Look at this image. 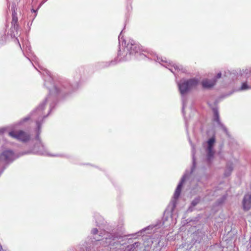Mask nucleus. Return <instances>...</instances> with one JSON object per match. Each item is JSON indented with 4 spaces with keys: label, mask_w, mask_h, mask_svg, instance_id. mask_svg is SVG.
Here are the masks:
<instances>
[{
    "label": "nucleus",
    "mask_w": 251,
    "mask_h": 251,
    "mask_svg": "<svg viewBox=\"0 0 251 251\" xmlns=\"http://www.w3.org/2000/svg\"><path fill=\"white\" fill-rule=\"evenodd\" d=\"M214 121L217 122L218 124L220 126L221 129L226 133V134L228 135V132L226 127L221 123L219 120V117L218 112L217 110H214Z\"/></svg>",
    "instance_id": "obj_10"
},
{
    "label": "nucleus",
    "mask_w": 251,
    "mask_h": 251,
    "mask_svg": "<svg viewBox=\"0 0 251 251\" xmlns=\"http://www.w3.org/2000/svg\"><path fill=\"white\" fill-rule=\"evenodd\" d=\"M139 245V243H135L132 245H130L128 246L129 251H134L135 249L138 247Z\"/></svg>",
    "instance_id": "obj_15"
},
{
    "label": "nucleus",
    "mask_w": 251,
    "mask_h": 251,
    "mask_svg": "<svg viewBox=\"0 0 251 251\" xmlns=\"http://www.w3.org/2000/svg\"><path fill=\"white\" fill-rule=\"evenodd\" d=\"M215 142V140L213 137L210 138L207 141V147L206 151L207 153V159L209 161L211 160L214 153L213 148Z\"/></svg>",
    "instance_id": "obj_5"
},
{
    "label": "nucleus",
    "mask_w": 251,
    "mask_h": 251,
    "mask_svg": "<svg viewBox=\"0 0 251 251\" xmlns=\"http://www.w3.org/2000/svg\"><path fill=\"white\" fill-rule=\"evenodd\" d=\"M157 61L159 62H165L166 63V65H163V66H165L166 68L170 67L169 69L174 74H175L176 71H179L182 70V68L181 66H178L176 64H173V65L171 63H169L168 64L162 59H160V58H157Z\"/></svg>",
    "instance_id": "obj_6"
},
{
    "label": "nucleus",
    "mask_w": 251,
    "mask_h": 251,
    "mask_svg": "<svg viewBox=\"0 0 251 251\" xmlns=\"http://www.w3.org/2000/svg\"><path fill=\"white\" fill-rule=\"evenodd\" d=\"M242 204L245 210L248 211L251 208V193H248L244 196Z\"/></svg>",
    "instance_id": "obj_7"
},
{
    "label": "nucleus",
    "mask_w": 251,
    "mask_h": 251,
    "mask_svg": "<svg viewBox=\"0 0 251 251\" xmlns=\"http://www.w3.org/2000/svg\"><path fill=\"white\" fill-rule=\"evenodd\" d=\"M37 140H39V136H38V135L37 136Z\"/></svg>",
    "instance_id": "obj_27"
},
{
    "label": "nucleus",
    "mask_w": 251,
    "mask_h": 251,
    "mask_svg": "<svg viewBox=\"0 0 251 251\" xmlns=\"http://www.w3.org/2000/svg\"><path fill=\"white\" fill-rule=\"evenodd\" d=\"M238 77L248 78L251 80V68L246 69L241 71Z\"/></svg>",
    "instance_id": "obj_11"
},
{
    "label": "nucleus",
    "mask_w": 251,
    "mask_h": 251,
    "mask_svg": "<svg viewBox=\"0 0 251 251\" xmlns=\"http://www.w3.org/2000/svg\"><path fill=\"white\" fill-rule=\"evenodd\" d=\"M198 83V79L192 78L188 80H181L177 85L181 95L184 96L190 90L196 88Z\"/></svg>",
    "instance_id": "obj_1"
},
{
    "label": "nucleus",
    "mask_w": 251,
    "mask_h": 251,
    "mask_svg": "<svg viewBox=\"0 0 251 251\" xmlns=\"http://www.w3.org/2000/svg\"><path fill=\"white\" fill-rule=\"evenodd\" d=\"M221 75H222L221 73H218V74H217V78H221Z\"/></svg>",
    "instance_id": "obj_20"
},
{
    "label": "nucleus",
    "mask_w": 251,
    "mask_h": 251,
    "mask_svg": "<svg viewBox=\"0 0 251 251\" xmlns=\"http://www.w3.org/2000/svg\"><path fill=\"white\" fill-rule=\"evenodd\" d=\"M127 49L129 53L132 54L139 52L141 50L140 46L136 44L133 41L131 42L130 44H128Z\"/></svg>",
    "instance_id": "obj_9"
},
{
    "label": "nucleus",
    "mask_w": 251,
    "mask_h": 251,
    "mask_svg": "<svg viewBox=\"0 0 251 251\" xmlns=\"http://www.w3.org/2000/svg\"><path fill=\"white\" fill-rule=\"evenodd\" d=\"M18 43H19V41H18ZM19 44V46H21V44Z\"/></svg>",
    "instance_id": "obj_28"
},
{
    "label": "nucleus",
    "mask_w": 251,
    "mask_h": 251,
    "mask_svg": "<svg viewBox=\"0 0 251 251\" xmlns=\"http://www.w3.org/2000/svg\"><path fill=\"white\" fill-rule=\"evenodd\" d=\"M29 118H30L29 117H27L24 118L23 120H24V122H25V121H26L28 120H29Z\"/></svg>",
    "instance_id": "obj_21"
},
{
    "label": "nucleus",
    "mask_w": 251,
    "mask_h": 251,
    "mask_svg": "<svg viewBox=\"0 0 251 251\" xmlns=\"http://www.w3.org/2000/svg\"><path fill=\"white\" fill-rule=\"evenodd\" d=\"M226 74H227V75H226V76H228V74H229V75H231V74H230V73H229V72H228L227 73H226Z\"/></svg>",
    "instance_id": "obj_22"
},
{
    "label": "nucleus",
    "mask_w": 251,
    "mask_h": 251,
    "mask_svg": "<svg viewBox=\"0 0 251 251\" xmlns=\"http://www.w3.org/2000/svg\"><path fill=\"white\" fill-rule=\"evenodd\" d=\"M200 201V199L199 198L195 199L194 200L191 204L193 206H196Z\"/></svg>",
    "instance_id": "obj_18"
},
{
    "label": "nucleus",
    "mask_w": 251,
    "mask_h": 251,
    "mask_svg": "<svg viewBox=\"0 0 251 251\" xmlns=\"http://www.w3.org/2000/svg\"><path fill=\"white\" fill-rule=\"evenodd\" d=\"M215 82L216 81L215 79H205L203 80L202 85L204 88H209L215 85Z\"/></svg>",
    "instance_id": "obj_12"
},
{
    "label": "nucleus",
    "mask_w": 251,
    "mask_h": 251,
    "mask_svg": "<svg viewBox=\"0 0 251 251\" xmlns=\"http://www.w3.org/2000/svg\"><path fill=\"white\" fill-rule=\"evenodd\" d=\"M45 2V1H43L42 3L40 4V6H41V5L43 4Z\"/></svg>",
    "instance_id": "obj_24"
},
{
    "label": "nucleus",
    "mask_w": 251,
    "mask_h": 251,
    "mask_svg": "<svg viewBox=\"0 0 251 251\" xmlns=\"http://www.w3.org/2000/svg\"><path fill=\"white\" fill-rule=\"evenodd\" d=\"M193 165L194 166L195 164V158H194V156L193 157Z\"/></svg>",
    "instance_id": "obj_23"
},
{
    "label": "nucleus",
    "mask_w": 251,
    "mask_h": 251,
    "mask_svg": "<svg viewBox=\"0 0 251 251\" xmlns=\"http://www.w3.org/2000/svg\"><path fill=\"white\" fill-rule=\"evenodd\" d=\"M32 11L33 12H36V10H34V9H32Z\"/></svg>",
    "instance_id": "obj_26"
},
{
    "label": "nucleus",
    "mask_w": 251,
    "mask_h": 251,
    "mask_svg": "<svg viewBox=\"0 0 251 251\" xmlns=\"http://www.w3.org/2000/svg\"><path fill=\"white\" fill-rule=\"evenodd\" d=\"M232 169H233V167L232 166V165H227L225 175L226 176H228L230 174Z\"/></svg>",
    "instance_id": "obj_17"
},
{
    "label": "nucleus",
    "mask_w": 251,
    "mask_h": 251,
    "mask_svg": "<svg viewBox=\"0 0 251 251\" xmlns=\"http://www.w3.org/2000/svg\"><path fill=\"white\" fill-rule=\"evenodd\" d=\"M8 135L10 137L22 142H26L30 138L28 134L22 130L12 131L8 133Z\"/></svg>",
    "instance_id": "obj_2"
},
{
    "label": "nucleus",
    "mask_w": 251,
    "mask_h": 251,
    "mask_svg": "<svg viewBox=\"0 0 251 251\" xmlns=\"http://www.w3.org/2000/svg\"><path fill=\"white\" fill-rule=\"evenodd\" d=\"M247 80L246 81V82L243 83L241 85V90H246L251 88V86L249 85V84L251 83V80L248 78H247Z\"/></svg>",
    "instance_id": "obj_13"
},
{
    "label": "nucleus",
    "mask_w": 251,
    "mask_h": 251,
    "mask_svg": "<svg viewBox=\"0 0 251 251\" xmlns=\"http://www.w3.org/2000/svg\"><path fill=\"white\" fill-rule=\"evenodd\" d=\"M121 34H122V32H121L120 35V36H119V40H120V37H121Z\"/></svg>",
    "instance_id": "obj_25"
},
{
    "label": "nucleus",
    "mask_w": 251,
    "mask_h": 251,
    "mask_svg": "<svg viewBox=\"0 0 251 251\" xmlns=\"http://www.w3.org/2000/svg\"><path fill=\"white\" fill-rule=\"evenodd\" d=\"M48 100V98H47L44 102L41 103L39 106L37 108V109L33 112L32 115H37L39 116V119L36 121V125L37 126L38 130H39L40 128V118L42 117H45V116L43 114V110L44 108L45 104L46 103Z\"/></svg>",
    "instance_id": "obj_3"
},
{
    "label": "nucleus",
    "mask_w": 251,
    "mask_h": 251,
    "mask_svg": "<svg viewBox=\"0 0 251 251\" xmlns=\"http://www.w3.org/2000/svg\"><path fill=\"white\" fill-rule=\"evenodd\" d=\"M40 144H41V145H40V148H41L40 150L35 151V152H37V153H39L40 154H43L44 153H43V152L42 151V150L43 149L44 146H43V145L41 143H40Z\"/></svg>",
    "instance_id": "obj_19"
},
{
    "label": "nucleus",
    "mask_w": 251,
    "mask_h": 251,
    "mask_svg": "<svg viewBox=\"0 0 251 251\" xmlns=\"http://www.w3.org/2000/svg\"><path fill=\"white\" fill-rule=\"evenodd\" d=\"M98 232H99L97 228H94L92 230V233L94 235H95V237H94V239L96 240V241H97L98 242V243L101 244V243L103 242L102 240L100 238H99V237H97L96 236V234L98 233Z\"/></svg>",
    "instance_id": "obj_14"
},
{
    "label": "nucleus",
    "mask_w": 251,
    "mask_h": 251,
    "mask_svg": "<svg viewBox=\"0 0 251 251\" xmlns=\"http://www.w3.org/2000/svg\"><path fill=\"white\" fill-rule=\"evenodd\" d=\"M18 21V18L17 17V13L14 11L12 13V25H15Z\"/></svg>",
    "instance_id": "obj_16"
},
{
    "label": "nucleus",
    "mask_w": 251,
    "mask_h": 251,
    "mask_svg": "<svg viewBox=\"0 0 251 251\" xmlns=\"http://www.w3.org/2000/svg\"><path fill=\"white\" fill-rule=\"evenodd\" d=\"M16 156L13 152L10 150H7L3 151L0 155V159L6 162H11L16 158Z\"/></svg>",
    "instance_id": "obj_4"
},
{
    "label": "nucleus",
    "mask_w": 251,
    "mask_h": 251,
    "mask_svg": "<svg viewBox=\"0 0 251 251\" xmlns=\"http://www.w3.org/2000/svg\"><path fill=\"white\" fill-rule=\"evenodd\" d=\"M186 175H184L183 177H182L180 182L179 183L178 185L177 186V188L175 191V192L174 193V200H173V202L174 204V206H175V201L179 197L180 192H181V189L182 185L183 183V182L185 181L186 179Z\"/></svg>",
    "instance_id": "obj_8"
}]
</instances>
